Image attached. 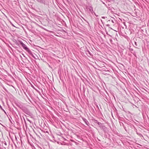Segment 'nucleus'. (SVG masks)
I'll return each mask as SVG.
<instances>
[{"label":"nucleus","instance_id":"obj_1","mask_svg":"<svg viewBox=\"0 0 149 149\" xmlns=\"http://www.w3.org/2000/svg\"><path fill=\"white\" fill-rule=\"evenodd\" d=\"M20 45L22 46L23 48L28 53L34 57L31 51L27 47V46L22 42L20 41Z\"/></svg>","mask_w":149,"mask_h":149},{"label":"nucleus","instance_id":"obj_2","mask_svg":"<svg viewBox=\"0 0 149 149\" xmlns=\"http://www.w3.org/2000/svg\"><path fill=\"white\" fill-rule=\"evenodd\" d=\"M23 111L27 114H29L30 113L29 111L26 108H23L22 109Z\"/></svg>","mask_w":149,"mask_h":149},{"label":"nucleus","instance_id":"obj_3","mask_svg":"<svg viewBox=\"0 0 149 149\" xmlns=\"http://www.w3.org/2000/svg\"><path fill=\"white\" fill-rule=\"evenodd\" d=\"M100 127L103 130L105 131L107 129V128L105 127L104 125L103 124L100 125Z\"/></svg>","mask_w":149,"mask_h":149},{"label":"nucleus","instance_id":"obj_4","mask_svg":"<svg viewBox=\"0 0 149 149\" xmlns=\"http://www.w3.org/2000/svg\"><path fill=\"white\" fill-rule=\"evenodd\" d=\"M83 120L85 122V123L88 125L89 124V123L88 121V120L85 118H84L83 119Z\"/></svg>","mask_w":149,"mask_h":149},{"label":"nucleus","instance_id":"obj_5","mask_svg":"<svg viewBox=\"0 0 149 149\" xmlns=\"http://www.w3.org/2000/svg\"><path fill=\"white\" fill-rule=\"evenodd\" d=\"M38 2L42 3L45 4V0H36Z\"/></svg>","mask_w":149,"mask_h":149},{"label":"nucleus","instance_id":"obj_6","mask_svg":"<svg viewBox=\"0 0 149 149\" xmlns=\"http://www.w3.org/2000/svg\"><path fill=\"white\" fill-rule=\"evenodd\" d=\"M97 124H98V125H99L100 126L103 124L99 122H97Z\"/></svg>","mask_w":149,"mask_h":149},{"label":"nucleus","instance_id":"obj_7","mask_svg":"<svg viewBox=\"0 0 149 149\" xmlns=\"http://www.w3.org/2000/svg\"><path fill=\"white\" fill-rule=\"evenodd\" d=\"M90 10L91 11V12L92 13V12L93 11V8H91V9H90Z\"/></svg>","mask_w":149,"mask_h":149},{"label":"nucleus","instance_id":"obj_8","mask_svg":"<svg viewBox=\"0 0 149 149\" xmlns=\"http://www.w3.org/2000/svg\"><path fill=\"white\" fill-rule=\"evenodd\" d=\"M111 21V20H109L108 21V22H109V21ZM111 22L113 23H114V22H113V20H111Z\"/></svg>","mask_w":149,"mask_h":149},{"label":"nucleus","instance_id":"obj_9","mask_svg":"<svg viewBox=\"0 0 149 149\" xmlns=\"http://www.w3.org/2000/svg\"><path fill=\"white\" fill-rule=\"evenodd\" d=\"M94 123H97V122H98L97 120H95V121H94Z\"/></svg>","mask_w":149,"mask_h":149},{"label":"nucleus","instance_id":"obj_10","mask_svg":"<svg viewBox=\"0 0 149 149\" xmlns=\"http://www.w3.org/2000/svg\"><path fill=\"white\" fill-rule=\"evenodd\" d=\"M102 18H103V19H105V18H107V17H103H103H102Z\"/></svg>","mask_w":149,"mask_h":149},{"label":"nucleus","instance_id":"obj_11","mask_svg":"<svg viewBox=\"0 0 149 149\" xmlns=\"http://www.w3.org/2000/svg\"><path fill=\"white\" fill-rule=\"evenodd\" d=\"M94 13V14H95V15L96 17H98V15H96V14H95V13Z\"/></svg>","mask_w":149,"mask_h":149},{"label":"nucleus","instance_id":"obj_12","mask_svg":"<svg viewBox=\"0 0 149 149\" xmlns=\"http://www.w3.org/2000/svg\"><path fill=\"white\" fill-rule=\"evenodd\" d=\"M9 120H10V122H11V123H12V122L11 121V120H10V119H9Z\"/></svg>","mask_w":149,"mask_h":149},{"label":"nucleus","instance_id":"obj_13","mask_svg":"<svg viewBox=\"0 0 149 149\" xmlns=\"http://www.w3.org/2000/svg\"><path fill=\"white\" fill-rule=\"evenodd\" d=\"M135 44L136 45V42H135Z\"/></svg>","mask_w":149,"mask_h":149}]
</instances>
